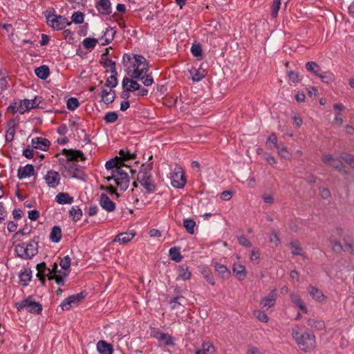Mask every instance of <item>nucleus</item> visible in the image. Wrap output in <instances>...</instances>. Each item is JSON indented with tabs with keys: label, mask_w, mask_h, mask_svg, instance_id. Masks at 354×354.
Segmentation results:
<instances>
[{
	"label": "nucleus",
	"mask_w": 354,
	"mask_h": 354,
	"mask_svg": "<svg viewBox=\"0 0 354 354\" xmlns=\"http://www.w3.org/2000/svg\"><path fill=\"white\" fill-rule=\"evenodd\" d=\"M119 153L120 158L116 156L106 162V169L110 174L104 176V179L107 182L113 180L117 187L124 192L129 187L130 183L129 172L131 171V169L124 164L123 160H133L136 158V155L124 149H121Z\"/></svg>",
	"instance_id": "1"
},
{
	"label": "nucleus",
	"mask_w": 354,
	"mask_h": 354,
	"mask_svg": "<svg viewBox=\"0 0 354 354\" xmlns=\"http://www.w3.org/2000/svg\"><path fill=\"white\" fill-rule=\"evenodd\" d=\"M122 61L128 75L132 79L140 77L142 73H147L149 71V64L142 55L124 54Z\"/></svg>",
	"instance_id": "2"
},
{
	"label": "nucleus",
	"mask_w": 354,
	"mask_h": 354,
	"mask_svg": "<svg viewBox=\"0 0 354 354\" xmlns=\"http://www.w3.org/2000/svg\"><path fill=\"white\" fill-rule=\"evenodd\" d=\"M301 328L299 326H295L292 329V336L300 347L305 352H309L313 350L316 346L315 336L313 333L301 332Z\"/></svg>",
	"instance_id": "3"
},
{
	"label": "nucleus",
	"mask_w": 354,
	"mask_h": 354,
	"mask_svg": "<svg viewBox=\"0 0 354 354\" xmlns=\"http://www.w3.org/2000/svg\"><path fill=\"white\" fill-rule=\"evenodd\" d=\"M341 159L333 157L330 154H325L322 156L323 162L328 166L333 167L337 171L343 173H347L346 167L344 166L341 160H344L349 164L351 167L354 168V156L348 153H342L340 156Z\"/></svg>",
	"instance_id": "4"
},
{
	"label": "nucleus",
	"mask_w": 354,
	"mask_h": 354,
	"mask_svg": "<svg viewBox=\"0 0 354 354\" xmlns=\"http://www.w3.org/2000/svg\"><path fill=\"white\" fill-rule=\"evenodd\" d=\"M152 164L142 165L138 174L137 178L147 192L152 193L156 190V185L151 176Z\"/></svg>",
	"instance_id": "5"
},
{
	"label": "nucleus",
	"mask_w": 354,
	"mask_h": 354,
	"mask_svg": "<svg viewBox=\"0 0 354 354\" xmlns=\"http://www.w3.org/2000/svg\"><path fill=\"white\" fill-rule=\"evenodd\" d=\"M39 103L37 101V98L35 97L34 100H21L19 102H13L12 103L8 108V110H10L12 113H19L21 114H24L25 112L29 111L31 109H34L37 107Z\"/></svg>",
	"instance_id": "6"
},
{
	"label": "nucleus",
	"mask_w": 354,
	"mask_h": 354,
	"mask_svg": "<svg viewBox=\"0 0 354 354\" xmlns=\"http://www.w3.org/2000/svg\"><path fill=\"white\" fill-rule=\"evenodd\" d=\"M16 308L18 310H26L34 314H39L42 310V306L34 301L32 297H28L21 302L17 303Z\"/></svg>",
	"instance_id": "7"
},
{
	"label": "nucleus",
	"mask_w": 354,
	"mask_h": 354,
	"mask_svg": "<svg viewBox=\"0 0 354 354\" xmlns=\"http://www.w3.org/2000/svg\"><path fill=\"white\" fill-rule=\"evenodd\" d=\"M46 21L49 26L56 30H62L66 26L71 25V22L61 15H48L46 17Z\"/></svg>",
	"instance_id": "8"
},
{
	"label": "nucleus",
	"mask_w": 354,
	"mask_h": 354,
	"mask_svg": "<svg viewBox=\"0 0 354 354\" xmlns=\"http://www.w3.org/2000/svg\"><path fill=\"white\" fill-rule=\"evenodd\" d=\"M171 184L174 187L183 188L185 183L186 179L183 170L181 167H176L171 174Z\"/></svg>",
	"instance_id": "9"
},
{
	"label": "nucleus",
	"mask_w": 354,
	"mask_h": 354,
	"mask_svg": "<svg viewBox=\"0 0 354 354\" xmlns=\"http://www.w3.org/2000/svg\"><path fill=\"white\" fill-rule=\"evenodd\" d=\"M85 297L83 292L73 295L65 299L60 304L62 310H69L73 306L77 305Z\"/></svg>",
	"instance_id": "10"
},
{
	"label": "nucleus",
	"mask_w": 354,
	"mask_h": 354,
	"mask_svg": "<svg viewBox=\"0 0 354 354\" xmlns=\"http://www.w3.org/2000/svg\"><path fill=\"white\" fill-rule=\"evenodd\" d=\"M80 171V165L67 158L65 165L62 168L64 177H74Z\"/></svg>",
	"instance_id": "11"
},
{
	"label": "nucleus",
	"mask_w": 354,
	"mask_h": 354,
	"mask_svg": "<svg viewBox=\"0 0 354 354\" xmlns=\"http://www.w3.org/2000/svg\"><path fill=\"white\" fill-rule=\"evenodd\" d=\"M44 179L49 187L55 188L59 184L61 178L59 172L50 170L47 171Z\"/></svg>",
	"instance_id": "12"
},
{
	"label": "nucleus",
	"mask_w": 354,
	"mask_h": 354,
	"mask_svg": "<svg viewBox=\"0 0 354 354\" xmlns=\"http://www.w3.org/2000/svg\"><path fill=\"white\" fill-rule=\"evenodd\" d=\"M37 277L43 286L46 283V277L49 279V275L50 274V268H47L45 262L40 263L37 265Z\"/></svg>",
	"instance_id": "13"
},
{
	"label": "nucleus",
	"mask_w": 354,
	"mask_h": 354,
	"mask_svg": "<svg viewBox=\"0 0 354 354\" xmlns=\"http://www.w3.org/2000/svg\"><path fill=\"white\" fill-rule=\"evenodd\" d=\"M276 300V290H272L266 297L261 299L260 302L261 307L265 310H268L275 304Z\"/></svg>",
	"instance_id": "14"
},
{
	"label": "nucleus",
	"mask_w": 354,
	"mask_h": 354,
	"mask_svg": "<svg viewBox=\"0 0 354 354\" xmlns=\"http://www.w3.org/2000/svg\"><path fill=\"white\" fill-rule=\"evenodd\" d=\"M62 154L64 155L68 159L72 161L85 160L86 158L84 153L80 150L73 149H63Z\"/></svg>",
	"instance_id": "15"
},
{
	"label": "nucleus",
	"mask_w": 354,
	"mask_h": 354,
	"mask_svg": "<svg viewBox=\"0 0 354 354\" xmlns=\"http://www.w3.org/2000/svg\"><path fill=\"white\" fill-rule=\"evenodd\" d=\"M99 203L104 209L109 212L115 209V203L106 194L102 193L100 194Z\"/></svg>",
	"instance_id": "16"
},
{
	"label": "nucleus",
	"mask_w": 354,
	"mask_h": 354,
	"mask_svg": "<svg viewBox=\"0 0 354 354\" xmlns=\"http://www.w3.org/2000/svg\"><path fill=\"white\" fill-rule=\"evenodd\" d=\"M24 250L26 255V259H31L37 254L38 252L37 242L35 240H31L28 243H23Z\"/></svg>",
	"instance_id": "17"
},
{
	"label": "nucleus",
	"mask_w": 354,
	"mask_h": 354,
	"mask_svg": "<svg viewBox=\"0 0 354 354\" xmlns=\"http://www.w3.org/2000/svg\"><path fill=\"white\" fill-rule=\"evenodd\" d=\"M50 141L44 138L36 137L32 139L31 145L33 148L46 151L50 146Z\"/></svg>",
	"instance_id": "18"
},
{
	"label": "nucleus",
	"mask_w": 354,
	"mask_h": 354,
	"mask_svg": "<svg viewBox=\"0 0 354 354\" xmlns=\"http://www.w3.org/2000/svg\"><path fill=\"white\" fill-rule=\"evenodd\" d=\"M35 174V168L32 165L28 164L24 167H19L17 171V177L19 179L30 177Z\"/></svg>",
	"instance_id": "19"
},
{
	"label": "nucleus",
	"mask_w": 354,
	"mask_h": 354,
	"mask_svg": "<svg viewBox=\"0 0 354 354\" xmlns=\"http://www.w3.org/2000/svg\"><path fill=\"white\" fill-rule=\"evenodd\" d=\"M122 88L127 92H132L140 89V85L136 81L129 77L122 80Z\"/></svg>",
	"instance_id": "20"
},
{
	"label": "nucleus",
	"mask_w": 354,
	"mask_h": 354,
	"mask_svg": "<svg viewBox=\"0 0 354 354\" xmlns=\"http://www.w3.org/2000/svg\"><path fill=\"white\" fill-rule=\"evenodd\" d=\"M154 337L165 346H174V341L172 336L167 333L157 331Z\"/></svg>",
	"instance_id": "21"
},
{
	"label": "nucleus",
	"mask_w": 354,
	"mask_h": 354,
	"mask_svg": "<svg viewBox=\"0 0 354 354\" xmlns=\"http://www.w3.org/2000/svg\"><path fill=\"white\" fill-rule=\"evenodd\" d=\"M111 6L109 0H100L96 5V8L101 14L109 15L111 12Z\"/></svg>",
	"instance_id": "22"
},
{
	"label": "nucleus",
	"mask_w": 354,
	"mask_h": 354,
	"mask_svg": "<svg viewBox=\"0 0 354 354\" xmlns=\"http://www.w3.org/2000/svg\"><path fill=\"white\" fill-rule=\"evenodd\" d=\"M232 271L239 280H243L246 277V269L244 265L234 263Z\"/></svg>",
	"instance_id": "23"
},
{
	"label": "nucleus",
	"mask_w": 354,
	"mask_h": 354,
	"mask_svg": "<svg viewBox=\"0 0 354 354\" xmlns=\"http://www.w3.org/2000/svg\"><path fill=\"white\" fill-rule=\"evenodd\" d=\"M189 73L194 82H199L207 75V71L202 67L192 68Z\"/></svg>",
	"instance_id": "24"
},
{
	"label": "nucleus",
	"mask_w": 354,
	"mask_h": 354,
	"mask_svg": "<svg viewBox=\"0 0 354 354\" xmlns=\"http://www.w3.org/2000/svg\"><path fill=\"white\" fill-rule=\"evenodd\" d=\"M136 235V233L133 232H126L120 233L118 234L115 239V242H118L121 244L126 243L129 241H130Z\"/></svg>",
	"instance_id": "25"
},
{
	"label": "nucleus",
	"mask_w": 354,
	"mask_h": 354,
	"mask_svg": "<svg viewBox=\"0 0 354 354\" xmlns=\"http://www.w3.org/2000/svg\"><path fill=\"white\" fill-rule=\"evenodd\" d=\"M100 63L107 69H109L111 73H115V62L107 57V53L102 55Z\"/></svg>",
	"instance_id": "26"
},
{
	"label": "nucleus",
	"mask_w": 354,
	"mask_h": 354,
	"mask_svg": "<svg viewBox=\"0 0 354 354\" xmlns=\"http://www.w3.org/2000/svg\"><path fill=\"white\" fill-rule=\"evenodd\" d=\"M97 349L100 354H112L113 353L111 345L103 340L97 344Z\"/></svg>",
	"instance_id": "27"
},
{
	"label": "nucleus",
	"mask_w": 354,
	"mask_h": 354,
	"mask_svg": "<svg viewBox=\"0 0 354 354\" xmlns=\"http://www.w3.org/2000/svg\"><path fill=\"white\" fill-rule=\"evenodd\" d=\"M8 129L6 131V140L8 142H11L14 136L15 135V127H16V122L13 120H10L8 123Z\"/></svg>",
	"instance_id": "28"
},
{
	"label": "nucleus",
	"mask_w": 354,
	"mask_h": 354,
	"mask_svg": "<svg viewBox=\"0 0 354 354\" xmlns=\"http://www.w3.org/2000/svg\"><path fill=\"white\" fill-rule=\"evenodd\" d=\"M73 200V197L64 192H60L55 196V201L59 204H71Z\"/></svg>",
	"instance_id": "29"
},
{
	"label": "nucleus",
	"mask_w": 354,
	"mask_h": 354,
	"mask_svg": "<svg viewBox=\"0 0 354 354\" xmlns=\"http://www.w3.org/2000/svg\"><path fill=\"white\" fill-rule=\"evenodd\" d=\"M215 270L218 276L222 279H228L230 276V272L226 266L220 263L215 264Z\"/></svg>",
	"instance_id": "30"
},
{
	"label": "nucleus",
	"mask_w": 354,
	"mask_h": 354,
	"mask_svg": "<svg viewBox=\"0 0 354 354\" xmlns=\"http://www.w3.org/2000/svg\"><path fill=\"white\" fill-rule=\"evenodd\" d=\"M101 97L102 100L106 104H110L114 101L115 93L111 89L108 91L107 89L103 88L101 93Z\"/></svg>",
	"instance_id": "31"
},
{
	"label": "nucleus",
	"mask_w": 354,
	"mask_h": 354,
	"mask_svg": "<svg viewBox=\"0 0 354 354\" xmlns=\"http://www.w3.org/2000/svg\"><path fill=\"white\" fill-rule=\"evenodd\" d=\"M191 272L188 270V267L185 265L180 266L178 269L177 279H182L184 281L188 280L191 277Z\"/></svg>",
	"instance_id": "32"
},
{
	"label": "nucleus",
	"mask_w": 354,
	"mask_h": 354,
	"mask_svg": "<svg viewBox=\"0 0 354 354\" xmlns=\"http://www.w3.org/2000/svg\"><path fill=\"white\" fill-rule=\"evenodd\" d=\"M35 73L41 80H46L50 75L49 68L46 65L36 68Z\"/></svg>",
	"instance_id": "33"
},
{
	"label": "nucleus",
	"mask_w": 354,
	"mask_h": 354,
	"mask_svg": "<svg viewBox=\"0 0 354 354\" xmlns=\"http://www.w3.org/2000/svg\"><path fill=\"white\" fill-rule=\"evenodd\" d=\"M290 299L292 302L295 305L297 306L301 311L304 313H307V308L306 307L299 295L296 294H291Z\"/></svg>",
	"instance_id": "34"
},
{
	"label": "nucleus",
	"mask_w": 354,
	"mask_h": 354,
	"mask_svg": "<svg viewBox=\"0 0 354 354\" xmlns=\"http://www.w3.org/2000/svg\"><path fill=\"white\" fill-rule=\"evenodd\" d=\"M62 238V230L59 227L54 226L50 234V239L53 243H58Z\"/></svg>",
	"instance_id": "35"
},
{
	"label": "nucleus",
	"mask_w": 354,
	"mask_h": 354,
	"mask_svg": "<svg viewBox=\"0 0 354 354\" xmlns=\"http://www.w3.org/2000/svg\"><path fill=\"white\" fill-rule=\"evenodd\" d=\"M169 254L170 259L176 262H180L183 259L179 248H171L169 250Z\"/></svg>",
	"instance_id": "36"
},
{
	"label": "nucleus",
	"mask_w": 354,
	"mask_h": 354,
	"mask_svg": "<svg viewBox=\"0 0 354 354\" xmlns=\"http://www.w3.org/2000/svg\"><path fill=\"white\" fill-rule=\"evenodd\" d=\"M214 352V346L210 342H207L203 343L201 349L196 350V354H207L208 353H212Z\"/></svg>",
	"instance_id": "37"
},
{
	"label": "nucleus",
	"mask_w": 354,
	"mask_h": 354,
	"mask_svg": "<svg viewBox=\"0 0 354 354\" xmlns=\"http://www.w3.org/2000/svg\"><path fill=\"white\" fill-rule=\"evenodd\" d=\"M292 254L295 256L296 255H303V250L300 246V243L297 240H293L290 241V243Z\"/></svg>",
	"instance_id": "38"
},
{
	"label": "nucleus",
	"mask_w": 354,
	"mask_h": 354,
	"mask_svg": "<svg viewBox=\"0 0 354 354\" xmlns=\"http://www.w3.org/2000/svg\"><path fill=\"white\" fill-rule=\"evenodd\" d=\"M308 292L311 297L317 301H322L324 299L322 292L315 287H310Z\"/></svg>",
	"instance_id": "39"
},
{
	"label": "nucleus",
	"mask_w": 354,
	"mask_h": 354,
	"mask_svg": "<svg viewBox=\"0 0 354 354\" xmlns=\"http://www.w3.org/2000/svg\"><path fill=\"white\" fill-rule=\"evenodd\" d=\"M97 43L98 40L97 39L91 37H86L82 41L84 48L88 50H93Z\"/></svg>",
	"instance_id": "40"
},
{
	"label": "nucleus",
	"mask_w": 354,
	"mask_h": 354,
	"mask_svg": "<svg viewBox=\"0 0 354 354\" xmlns=\"http://www.w3.org/2000/svg\"><path fill=\"white\" fill-rule=\"evenodd\" d=\"M308 325L317 330H322L325 328V324L322 320L310 319L308 320Z\"/></svg>",
	"instance_id": "41"
},
{
	"label": "nucleus",
	"mask_w": 354,
	"mask_h": 354,
	"mask_svg": "<svg viewBox=\"0 0 354 354\" xmlns=\"http://www.w3.org/2000/svg\"><path fill=\"white\" fill-rule=\"evenodd\" d=\"M281 6V0H272L270 6V13L273 18H276Z\"/></svg>",
	"instance_id": "42"
},
{
	"label": "nucleus",
	"mask_w": 354,
	"mask_h": 354,
	"mask_svg": "<svg viewBox=\"0 0 354 354\" xmlns=\"http://www.w3.org/2000/svg\"><path fill=\"white\" fill-rule=\"evenodd\" d=\"M203 277L206 279L207 282L212 286L215 285V280L212 272L208 268H203L201 272Z\"/></svg>",
	"instance_id": "43"
},
{
	"label": "nucleus",
	"mask_w": 354,
	"mask_h": 354,
	"mask_svg": "<svg viewBox=\"0 0 354 354\" xmlns=\"http://www.w3.org/2000/svg\"><path fill=\"white\" fill-rule=\"evenodd\" d=\"M306 68L308 71L313 73L317 76L319 75L321 71L319 66L314 62H307L306 64Z\"/></svg>",
	"instance_id": "44"
},
{
	"label": "nucleus",
	"mask_w": 354,
	"mask_h": 354,
	"mask_svg": "<svg viewBox=\"0 0 354 354\" xmlns=\"http://www.w3.org/2000/svg\"><path fill=\"white\" fill-rule=\"evenodd\" d=\"M140 76V77H136V79L142 80L145 86H149L153 83V79L151 74L142 73Z\"/></svg>",
	"instance_id": "45"
},
{
	"label": "nucleus",
	"mask_w": 354,
	"mask_h": 354,
	"mask_svg": "<svg viewBox=\"0 0 354 354\" xmlns=\"http://www.w3.org/2000/svg\"><path fill=\"white\" fill-rule=\"evenodd\" d=\"M183 226L189 234H193L194 233L196 222L193 219H185L183 221Z\"/></svg>",
	"instance_id": "46"
},
{
	"label": "nucleus",
	"mask_w": 354,
	"mask_h": 354,
	"mask_svg": "<svg viewBox=\"0 0 354 354\" xmlns=\"http://www.w3.org/2000/svg\"><path fill=\"white\" fill-rule=\"evenodd\" d=\"M266 145L270 149L278 147L279 145H277V138L274 133H272L268 137L266 141Z\"/></svg>",
	"instance_id": "47"
},
{
	"label": "nucleus",
	"mask_w": 354,
	"mask_h": 354,
	"mask_svg": "<svg viewBox=\"0 0 354 354\" xmlns=\"http://www.w3.org/2000/svg\"><path fill=\"white\" fill-rule=\"evenodd\" d=\"M70 215L73 217L74 221L80 220L82 216V211L78 207H73L70 210Z\"/></svg>",
	"instance_id": "48"
},
{
	"label": "nucleus",
	"mask_w": 354,
	"mask_h": 354,
	"mask_svg": "<svg viewBox=\"0 0 354 354\" xmlns=\"http://www.w3.org/2000/svg\"><path fill=\"white\" fill-rule=\"evenodd\" d=\"M317 76L320 77L322 82L327 84L332 82L335 79L334 75L330 72H325L324 73H319V75Z\"/></svg>",
	"instance_id": "49"
},
{
	"label": "nucleus",
	"mask_w": 354,
	"mask_h": 354,
	"mask_svg": "<svg viewBox=\"0 0 354 354\" xmlns=\"http://www.w3.org/2000/svg\"><path fill=\"white\" fill-rule=\"evenodd\" d=\"M20 281L23 286H27L28 281L31 279V271L26 270L19 275Z\"/></svg>",
	"instance_id": "50"
},
{
	"label": "nucleus",
	"mask_w": 354,
	"mask_h": 354,
	"mask_svg": "<svg viewBox=\"0 0 354 354\" xmlns=\"http://www.w3.org/2000/svg\"><path fill=\"white\" fill-rule=\"evenodd\" d=\"M118 118V115L116 112L109 111L106 113L104 120L107 123H113Z\"/></svg>",
	"instance_id": "51"
},
{
	"label": "nucleus",
	"mask_w": 354,
	"mask_h": 354,
	"mask_svg": "<svg viewBox=\"0 0 354 354\" xmlns=\"http://www.w3.org/2000/svg\"><path fill=\"white\" fill-rule=\"evenodd\" d=\"M117 74V71H115V73H112V75L107 78L106 81V86L110 87L111 88L116 86L118 84L116 78Z\"/></svg>",
	"instance_id": "52"
},
{
	"label": "nucleus",
	"mask_w": 354,
	"mask_h": 354,
	"mask_svg": "<svg viewBox=\"0 0 354 354\" xmlns=\"http://www.w3.org/2000/svg\"><path fill=\"white\" fill-rule=\"evenodd\" d=\"M115 34V31L112 28L111 29H106L104 34V37H105V41L104 42H102V45H107L109 44L113 39V36Z\"/></svg>",
	"instance_id": "53"
},
{
	"label": "nucleus",
	"mask_w": 354,
	"mask_h": 354,
	"mask_svg": "<svg viewBox=\"0 0 354 354\" xmlns=\"http://www.w3.org/2000/svg\"><path fill=\"white\" fill-rule=\"evenodd\" d=\"M80 106L79 101L75 97H71L67 101V108L71 111H74Z\"/></svg>",
	"instance_id": "54"
},
{
	"label": "nucleus",
	"mask_w": 354,
	"mask_h": 354,
	"mask_svg": "<svg viewBox=\"0 0 354 354\" xmlns=\"http://www.w3.org/2000/svg\"><path fill=\"white\" fill-rule=\"evenodd\" d=\"M84 14L81 12H75L71 17L72 21L75 24H80L84 21Z\"/></svg>",
	"instance_id": "55"
},
{
	"label": "nucleus",
	"mask_w": 354,
	"mask_h": 354,
	"mask_svg": "<svg viewBox=\"0 0 354 354\" xmlns=\"http://www.w3.org/2000/svg\"><path fill=\"white\" fill-rule=\"evenodd\" d=\"M191 52L194 57H201L202 55V48L199 44H193L191 48Z\"/></svg>",
	"instance_id": "56"
},
{
	"label": "nucleus",
	"mask_w": 354,
	"mask_h": 354,
	"mask_svg": "<svg viewBox=\"0 0 354 354\" xmlns=\"http://www.w3.org/2000/svg\"><path fill=\"white\" fill-rule=\"evenodd\" d=\"M254 315L259 321L262 322L267 323L269 320L268 315L259 310H255L254 312Z\"/></svg>",
	"instance_id": "57"
},
{
	"label": "nucleus",
	"mask_w": 354,
	"mask_h": 354,
	"mask_svg": "<svg viewBox=\"0 0 354 354\" xmlns=\"http://www.w3.org/2000/svg\"><path fill=\"white\" fill-rule=\"evenodd\" d=\"M183 298V297H176L171 299L169 301L170 307L171 309H177L180 306H182V304L180 302V300H182Z\"/></svg>",
	"instance_id": "58"
},
{
	"label": "nucleus",
	"mask_w": 354,
	"mask_h": 354,
	"mask_svg": "<svg viewBox=\"0 0 354 354\" xmlns=\"http://www.w3.org/2000/svg\"><path fill=\"white\" fill-rule=\"evenodd\" d=\"M59 265L64 270H68L71 266V258L68 255L62 258L59 262Z\"/></svg>",
	"instance_id": "59"
},
{
	"label": "nucleus",
	"mask_w": 354,
	"mask_h": 354,
	"mask_svg": "<svg viewBox=\"0 0 354 354\" xmlns=\"http://www.w3.org/2000/svg\"><path fill=\"white\" fill-rule=\"evenodd\" d=\"M24 246L23 245V243L18 244L15 246V252L17 255V257L22 258V259H26V255L24 250Z\"/></svg>",
	"instance_id": "60"
},
{
	"label": "nucleus",
	"mask_w": 354,
	"mask_h": 354,
	"mask_svg": "<svg viewBox=\"0 0 354 354\" xmlns=\"http://www.w3.org/2000/svg\"><path fill=\"white\" fill-rule=\"evenodd\" d=\"M288 79H289V81L292 83H297L300 81V79L299 77V74L297 72H295L293 71H289Z\"/></svg>",
	"instance_id": "61"
},
{
	"label": "nucleus",
	"mask_w": 354,
	"mask_h": 354,
	"mask_svg": "<svg viewBox=\"0 0 354 354\" xmlns=\"http://www.w3.org/2000/svg\"><path fill=\"white\" fill-rule=\"evenodd\" d=\"M259 257H260V251H259V250L257 249V248L252 249V250L251 251V254H250V260L252 261H254V262L257 261V263H258Z\"/></svg>",
	"instance_id": "62"
},
{
	"label": "nucleus",
	"mask_w": 354,
	"mask_h": 354,
	"mask_svg": "<svg viewBox=\"0 0 354 354\" xmlns=\"http://www.w3.org/2000/svg\"><path fill=\"white\" fill-rule=\"evenodd\" d=\"M277 148L278 149V153L281 158H287L288 157L289 152L287 147L278 146Z\"/></svg>",
	"instance_id": "63"
},
{
	"label": "nucleus",
	"mask_w": 354,
	"mask_h": 354,
	"mask_svg": "<svg viewBox=\"0 0 354 354\" xmlns=\"http://www.w3.org/2000/svg\"><path fill=\"white\" fill-rule=\"evenodd\" d=\"M238 241L240 245L245 247H250L251 243L250 241L243 235L238 237Z\"/></svg>",
	"instance_id": "64"
}]
</instances>
